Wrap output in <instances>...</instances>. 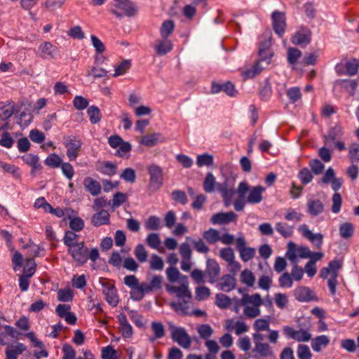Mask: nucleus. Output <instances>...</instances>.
<instances>
[{
  "label": "nucleus",
  "instance_id": "nucleus-22",
  "mask_svg": "<svg viewBox=\"0 0 359 359\" xmlns=\"http://www.w3.org/2000/svg\"><path fill=\"white\" fill-rule=\"evenodd\" d=\"M83 186L94 196H98L101 193L102 187L100 183L90 177L84 179Z\"/></svg>",
  "mask_w": 359,
  "mask_h": 359
},
{
  "label": "nucleus",
  "instance_id": "nucleus-56",
  "mask_svg": "<svg viewBox=\"0 0 359 359\" xmlns=\"http://www.w3.org/2000/svg\"><path fill=\"white\" fill-rule=\"evenodd\" d=\"M163 266L164 263L162 258L156 254H153L150 260V269L155 271H162Z\"/></svg>",
  "mask_w": 359,
  "mask_h": 359
},
{
  "label": "nucleus",
  "instance_id": "nucleus-50",
  "mask_svg": "<svg viewBox=\"0 0 359 359\" xmlns=\"http://www.w3.org/2000/svg\"><path fill=\"white\" fill-rule=\"evenodd\" d=\"M131 67V61L130 60H124L115 67V73L113 76L116 77L124 74Z\"/></svg>",
  "mask_w": 359,
  "mask_h": 359
},
{
  "label": "nucleus",
  "instance_id": "nucleus-39",
  "mask_svg": "<svg viewBox=\"0 0 359 359\" xmlns=\"http://www.w3.org/2000/svg\"><path fill=\"white\" fill-rule=\"evenodd\" d=\"M339 235L341 238L348 239L350 238L354 233V226L351 222H345L339 226Z\"/></svg>",
  "mask_w": 359,
  "mask_h": 359
},
{
  "label": "nucleus",
  "instance_id": "nucleus-61",
  "mask_svg": "<svg viewBox=\"0 0 359 359\" xmlns=\"http://www.w3.org/2000/svg\"><path fill=\"white\" fill-rule=\"evenodd\" d=\"M120 177L127 182L134 183L136 180V173L135 170L128 168L123 170Z\"/></svg>",
  "mask_w": 359,
  "mask_h": 359
},
{
  "label": "nucleus",
  "instance_id": "nucleus-19",
  "mask_svg": "<svg viewBox=\"0 0 359 359\" xmlns=\"http://www.w3.org/2000/svg\"><path fill=\"white\" fill-rule=\"evenodd\" d=\"M21 158L25 163L31 167V175L34 176L37 171L41 170L42 166L39 163V158L38 156L32 154H27L22 156Z\"/></svg>",
  "mask_w": 359,
  "mask_h": 359
},
{
  "label": "nucleus",
  "instance_id": "nucleus-62",
  "mask_svg": "<svg viewBox=\"0 0 359 359\" xmlns=\"http://www.w3.org/2000/svg\"><path fill=\"white\" fill-rule=\"evenodd\" d=\"M278 283L280 287L290 288L293 285V280L288 272H285L279 277Z\"/></svg>",
  "mask_w": 359,
  "mask_h": 359
},
{
  "label": "nucleus",
  "instance_id": "nucleus-31",
  "mask_svg": "<svg viewBox=\"0 0 359 359\" xmlns=\"http://www.w3.org/2000/svg\"><path fill=\"white\" fill-rule=\"evenodd\" d=\"M248 304L259 307L263 304L261 295L258 293L252 295L245 294L241 299V304L245 306Z\"/></svg>",
  "mask_w": 359,
  "mask_h": 359
},
{
  "label": "nucleus",
  "instance_id": "nucleus-42",
  "mask_svg": "<svg viewBox=\"0 0 359 359\" xmlns=\"http://www.w3.org/2000/svg\"><path fill=\"white\" fill-rule=\"evenodd\" d=\"M272 95V89L271 83H269V79L266 78L264 80V83L262 86L260 91L259 96L262 100L268 101Z\"/></svg>",
  "mask_w": 359,
  "mask_h": 359
},
{
  "label": "nucleus",
  "instance_id": "nucleus-34",
  "mask_svg": "<svg viewBox=\"0 0 359 359\" xmlns=\"http://www.w3.org/2000/svg\"><path fill=\"white\" fill-rule=\"evenodd\" d=\"M262 69L263 67L260 65L259 62H256L252 67L243 71L241 75L245 80L252 79L259 74Z\"/></svg>",
  "mask_w": 359,
  "mask_h": 359
},
{
  "label": "nucleus",
  "instance_id": "nucleus-12",
  "mask_svg": "<svg viewBox=\"0 0 359 359\" xmlns=\"http://www.w3.org/2000/svg\"><path fill=\"white\" fill-rule=\"evenodd\" d=\"M220 92H224L228 96L230 97H235L238 94V91L232 82L228 81L224 83H219L213 81L211 86V93L213 94H217Z\"/></svg>",
  "mask_w": 359,
  "mask_h": 359
},
{
  "label": "nucleus",
  "instance_id": "nucleus-57",
  "mask_svg": "<svg viewBox=\"0 0 359 359\" xmlns=\"http://www.w3.org/2000/svg\"><path fill=\"white\" fill-rule=\"evenodd\" d=\"M220 257L226 262L228 264H231L235 259V255L231 248H222L219 252Z\"/></svg>",
  "mask_w": 359,
  "mask_h": 359
},
{
  "label": "nucleus",
  "instance_id": "nucleus-25",
  "mask_svg": "<svg viewBox=\"0 0 359 359\" xmlns=\"http://www.w3.org/2000/svg\"><path fill=\"white\" fill-rule=\"evenodd\" d=\"M324 210V205L319 199L309 200L307 202V212L312 217L318 216Z\"/></svg>",
  "mask_w": 359,
  "mask_h": 359
},
{
  "label": "nucleus",
  "instance_id": "nucleus-58",
  "mask_svg": "<svg viewBox=\"0 0 359 359\" xmlns=\"http://www.w3.org/2000/svg\"><path fill=\"white\" fill-rule=\"evenodd\" d=\"M304 215L301 212H297L295 209L289 208L287 210L284 218L287 221H302Z\"/></svg>",
  "mask_w": 359,
  "mask_h": 359
},
{
  "label": "nucleus",
  "instance_id": "nucleus-36",
  "mask_svg": "<svg viewBox=\"0 0 359 359\" xmlns=\"http://www.w3.org/2000/svg\"><path fill=\"white\" fill-rule=\"evenodd\" d=\"M151 327L154 333V336L149 338V341H154L156 339H161L165 335V328L163 325L159 322H152Z\"/></svg>",
  "mask_w": 359,
  "mask_h": 359
},
{
  "label": "nucleus",
  "instance_id": "nucleus-47",
  "mask_svg": "<svg viewBox=\"0 0 359 359\" xmlns=\"http://www.w3.org/2000/svg\"><path fill=\"white\" fill-rule=\"evenodd\" d=\"M134 255L140 263H144L147 260L148 252L142 244L136 245L134 250Z\"/></svg>",
  "mask_w": 359,
  "mask_h": 359
},
{
  "label": "nucleus",
  "instance_id": "nucleus-9",
  "mask_svg": "<svg viewBox=\"0 0 359 359\" xmlns=\"http://www.w3.org/2000/svg\"><path fill=\"white\" fill-rule=\"evenodd\" d=\"M299 232L309 241H311L317 249H321L323 242V234L313 233L306 224H302L298 228Z\"/></svg>",
  "mask_w": 359,
  "mask_h": 359
},
{
  "label": "nucleus",
  "instance_id": "nucleus-35",
  "mask_svg": "<svg viewBox=\"0 0 359 359\" xmlns=\"http://www.w3.org/2000/svg\"><path fill=\"white\" fill-rule=\"evenodd\" d=\"M144 226L147 230L149 231L159 230L162 226L161 218L155 215L149 217L145 221Z\"/></svg>",
  "mask_w": 359,
  "mask_h": 359
},
{
  "label": "nucleus",
  "instance_id": "nucleus-64",
  "mask_svg": "<svg viewBox=\"0 0 359 359\" xmlns=\"http://www.w3.org/2000/svg\"><path fill=\"white\" fill-rule=\"evenodd\" d=\"M297 355L299 359H311L312 354L307 345L299 344L297 348Z\"/></svg>",
  "mask_w": 359,
  "mask_h": 359
},
{
  "label": "nucleus",
  "instance_id": "nucleus-55",
  "mask_svg": "<svg viewBox=\"0 0 359 359\" xmlns=\"http://www.w3.org/2000/svg\"><path fill=\"white\" fill-rule=\"evenodd\" d=\"M78 235L72 231H67L63 238V242L69 248L74 246L79 242H76Z\"/></svg>",
  "mask_w": 359,
  "mask_h": 359
},
{
  "label": "nucleus",
  "instance_id": "nucleus-17",
  "mask_svg": "<svg viewBox=\"0 0 359 359\" xmlns=\"http://www.w3.org/2000/svg\"><path fill=\"white\" fill-rule=\"evenodd\" d=\"M265 189L262 186H256L250 187L248 191L249 194L246 198V201L250 204H258L263 200L262 193Z\"/></svg>",
  "mask_w": 359,
  "mask_h": 359
},
{
  "label": "nucleus",
  "instance_id": "nucleus-18",
  "mask_svg": "<svg viewBox=\"0 0 359 359\" xmlns=\"http://www.w3.org/2000/svg\"><path fill=\"white\" fill-rule=\"evenodd\" d=\"M57 48L49 41H45L39 46V55L42 59H51L54 57V54Z\"/></svg>",
  "mask_w": 359,
  "mask_h": 359
},
{
  "label": "nucleus",
  "instance_id": "nucleus-54",
  "mask_svg": "<svg viewBox=\"0 0 359 359\" xmlns=\"http://www.w3.org/2000/svg\"><path fill=\"white\" fill-rule=\"evenodd\" d=\"M302 56V52L295 48H289L287 50V62L290 65H295Z\"/></svg>",
  "mask_w": 359,
  "mask_h": 359
},
{
  "label": "nucleus",
  "instance_id": "nucleus-51",
  "mask_svg": "<svg viewBox=\"0 0 359 359\" xmlns=\"http://www.w3.org/2000/svg\"><path fill=\"white\" fill-rule=\"evenodd\" d=\"M146 243L151 248L158 249L161 243L159 234L156 233L148 234L146 238Z\"/></svg>",
  "mask_w": 359,
  "mask_h": 359
},
{
  "label": "nucleus",
  "instance_id": "nucleus-14",
  "mask_svg": "<svg viewBox=\"0 0 359 359\" xmlns=\"http://www.w3.org/2000/svg\"><path fill=\"white\" fill-rule=\"evenodd\" d=\"M249 190L250 186L245 181L239 183L237 190L238 197L233 203L234 209L236 211H242L244 209L245 205L247 203L245 195Z\"/></svg>",
  "mask_w": 359,
  "mask_h": 359
},
{
  "label": "nucleus",
  "instance_id": "nucleus-28",
  "mask_svg": "<svg viewBox=\"0 0 359 359\" xmlns=\"http://www.w3.org/2000/svg\"><path fill=\"white\" fill-rule=\"evenodd\" d=\"M169 291L175 293L179 299H191V293L187 285L182 284L180 286H172Z\"/></svg>",
  "mask_w": 359,
  "mask_h": 359
},
{
  "label": "nucleus",
  "instance_id": "nucleus-49",
  "mask_svg": "<svg viewBox=\"0 0 359 359\" xmlns=\"http://www.w3.org/2000/svg\"><path fill=\"white\" fill-rule=\"evenodd\" d=\"M231 299L224 294H217L215 297V304L220 309H226L231 304Z\"/></svg>",
  "mask_w": 359,
  "mask_h": 359
},
{
  "label": "nucleus",
  "instance_id": "nucleus-32",
  "mask_svg": "<svg viewBox=\"0 0 359 359\" xmlns=\"http://www.w3.org/2000/svg\"><path fill=\"white\" fill-rule=\"evenodd\" d=\"M275 229L285 238L291 237L294 232V226L289 225L286 222H277Z\"/></svg>",
  "mask_w": 359,
  "mask_h": 359
},
{
  "label": "nucleus",
  "instance_id": "nucleus-33",
  "mask_svg": "<svg viewBox=\"0 0 359 359\" xmlns=\"http://www.w3.org/2000/svg\"><path fill=\"white\" fill-rule=\"evenodd\" d=\"M330 343V339L326 335L318 336L311 341V347L316 352H320L322 347H326Z\"/></svg>",
  "mask_w": 359,
  "mask_h": 359
},
{
  "label": "nucleus",
  "instance_id": "nucleus-4",
  "mask_svg": "<svg viewBox=\"0 0 359 359\" xmlns=\"http://www.w3.org/2000/svg\"><path fill=\"white\" fill-rule=\"evenodd\" d=\"M68 253L79 265H83L88 261V248L83 242H79L69 248Z\"/></svg>",
  "mask_w": 359,
  "mask_h": 359
},
{
  "label": "nucleus",
  "instance_id": "nucleus-26",
  "mask_svg": "<svg viewBox=\"0 0 359 359\" xmlns=\"http://www.w3.org/2000/svg\"><path fill=\"white\" fill-rule=\"evenodd\" d=\"M15 104L13 102H0V119L2 121L8 120L15 112Z\"/></svg>",
  "mask_w": 359,
  "mask_h": 359
},
{
  "label": "nucleus",
  "instance_id": "nucleus-45",
  "mask_svg": "<svg viewBox=\"0 0 359 359\" xmlns=\"http://www.w3.org/2000/svg\"><path fill=\"white\" fill-rule=\"evenodd\" d=\"M341 135V128L339 126H335L334 127L330 129L327 134L324 136L325 142L326 143H329L330 142H334L337 138L339 137Z\"/></svg>",
  "mask_w": 359,
  "mask_h": 359
},
{
  "label": "nucleus",
  "instance_id": "nucleus-60",
  "mask_svg": "<svg viewBox=\"0 0 359 359\" xmlns=\"http://www.w3.org/2000/svg\"><path fill=\"white\" fill-rule=\"evenodd\" d=\"M45 163L50 168H58L62 164V158L56 154H51L45 160Z\"/></svg>",
  "mask_w": 359,
  "mask_h": 359
},
{
  "label": "nucleus",
  "instance_id": "nucleus-23",
  "mask_svg": "<svg viewBox=\"0 0 359 359\" xmlns=\"http://www.w3.org/2000/svg\"><path fill=\"white\" fill-rule=\"evenodd\" d=\"M191 299H180L178 302H170V306L176 313L182 316H187L189 314V309Z\"/></svg>",
  "mask_w": 359,
  "mask_h": 359
},
{
  "label": "nucleus",
  "instance_id": "nucleus-2",
  "mask_svg": "<svg viewBox=\"0 0 359 359\" xmlns=\"http://www.w3.org/2000/svg\"><path fill=\"white\" fill-rule=\"evenodd\" d=\"M149 175L148 189L151 192H156L161 189L163 184V171L161 167L152 163L147 167Z\"/></svg>",
  "mask_w": 359,
  "mask_h": 359
},
{
  "label": "nucleus",
  "instance_id": "nucleus-8",
  "mask_svg": "<svg viewBox=\"0 0 359 359\" xmlns=\"http://www.w3.org/2000/svg\"><path fill=\"white\" fill-rule=\"evenodd\" d=\"M172 340L182 348L187 349L190 347L191 340L184 327H175L171 333Z\"/></svg>",
  "mask_w": 359,
  "mask_h": 359
},
{
  "label": "nucleus",
  "instance_id": "nucleus-27",
  "mask_svg": "<svg viewBox=\"0 0 359 359\" xmlns=\"http://www.w3.org/2000/svg\"><path fill=\"white\" fill-rule=\"evenodd\" d=\"M25 349L26 346L22 343L10 346L5 351L6 359H18V356L21 355Z\"/></svg>",
  "mask_w": 359,
  "mask_h": 359
},
{
  "label": "nucleus",
  "instance_id": "nucleus-16",
  "mask_svg": "<svg viewBox=\"0 0 359 359\" xmlns=\"http://www.w3.org/2000/svg\"><path fill=\"white\" fill-rule=\"evenodd\" d=\"M115 7L122 10L126 16L132 17L137 13V7L130 0H115Z\"/></svg>",
  "mask_w": 359,
  "mask_h": 359
},
{
  "label": "nucleus",
  "instance_id": "nucleus-53",
  "mask_svg": "<svg viewBox=\"0 0 359 359\" xmlns=\"http://www.w3.org/2000/svg\"><path fill=\"white\" fill-rule=\"evenodd\" d=\"M241 280L248 286L252 287L255 283V278L251 271L245 269L241 272Z\"/></svg>",
  "mask_w": 359,
  "mask_h": 359
},
{
  "label": "nucleus",
  "instance_id": "nucleus-48",
  "mask_svg": "<svg viewBox=\"0 0 359 359\" xmlns=\"http://www.w3.org/2000/svg\"><path fill=\"white\" fill-rule=\"evenodd\" d=\"M187 240L191 241L194 248L199 253L207 254L210 250L208 246L205 243L202 238H199L198 240L196 241L191 239L190 237H187Z\"/></svg>",
  "mask_w": 359,
  "mask_h": 359
},
{
  "label": "nucleus",
  "instance_id": "nucleus-46",
  "mask_svg": "<svg viewBox=\"0 0 359 359\" xmlns=\"http://www.w3.org/2000/svg\"><path fill=\"white\" fill-rule=\"evenodd\" d=\"M90 121L93 124L97 123L101 120V113L99 108L96 106H90L87 110Z\"/></svg>",
  "mask_w": 359,
  "mask_h": 359
},
{
  "label": "nucleus",
  "instance_id": "nucleus-24",
  "mask_svg": "<svg viewBox=\"0 0 359 359\" xmlns=\"http://www.w3.org/2000/svg\"><path fill=\"white\" fill-rule=\"evenodd\" d=\"M118 323L120 325V331L123 337L130 338L133 335V327L128 323L126 316L121 313L118 316Z\"/></svg>",
  "mask_w": 359,
  "mask_h": 359
},
{
  "label": "nucleus",
  "instance_id": "nucleus-63",
  "mask_svg": "<svg viewBox=\"0 0 359 359\" xmlns=\"http://www.w3.org/2000/svg\"><path fill=\"white\" fill-rule=\"evenodd\" d=\"M102 359H119L116 351L111 346H107L102 350Z\"/></svg>",
  "mask_w": 359,
  "mask_h": 359
},
{
  "label": "nucleus",
  "instance_id": "nucleus-20",
  "mask_svg": "<svg viewBox=\"0 0 359 359\" xmlns=\"http://www.w3.org/2000/svg\"><path fill=\"white\" fill-rule=\"evenodd\" d=\"M110 223V215L107 210L102 209L95 213L91 219V224L94 226L107 225Z\"/></svg>",
  "mask_w": 359,
  "mask_h": 359
},
{
  "label": "nucleus",
  "instance_id": "nucleus-21",
  "mask_svg": "<svg viewBox=\"0 0 359 359\" xmlns=\"http://www.w3.org/2000/svg\"><path fill=\"white\" fill-rule=\"evenodd\" d=\"M96 170L103 175L113 176L117 172V165L110 161L99 162L96 165Z\"/></svg>",
  "mask_w": 359,
  "mask_h": 359
},
{
  "label": "nucleus",
  "instance_id": "nucleus-59",
  "mask_svg": "<svg viewBox=\"0 0 359 359\" xmlns=\"http://www.w3.org/2000/svg\"><path fill=\"white\" fill-rule=\"evenodd\" d=\"M287 258L293 263H297V257L298 256L297 248L293 242H290L287 245V250L286 252Z\"/></svg>",
  "mask_w": 359,
  "mask_h": 359
},
{
  "label": "nucleus",
  "instance_id": "nucleus-29",
  "mask_svg": "<svg viewBox=\"0 0 359 359\" xmlns=\"http://www.w3.org/2000/svg\"><path fill=\"white\" fill-rule=\"evenodd\" d=\"M294 295L297 300L305 302L311 300V291L306 287H299L294 291Z\"/></svg>",
  "mask_w": 359,
  "mask_h": 359
},
{
  "label": "nucleus",
  "instance_id": "nucleus-37",
  "mask_svg": "<svg viewBox=\"0 0 359 359\" xmlns=\"http://www.w3.org/2000/svg\"><path fill=\"white\" fill-rule=\"evenodd\" d=\"M214 158L212 154L205 153L203 154L198 155L196 158V165L198 167L203 166L210 167L213 165Z\"/></svg>",
  "mask_w": 359,
  "mask_h": 359
},
{
  "label": "nucleus",
  "instance_id": "nucleus-7",
  "mask_svg": "<svg viewBox=\"0 0 359 359\" xmlns=\"http://www.w3.org/2000/svg\"><path fill=\"white\" fill-rule=\"evenodd\" d=\"M272 26L276 34L282 37L286 27V18L283 12L274 11L271 14Z\"/></svg>",
  "mask_w": 359,
  "mask_h": 359
},
{
  "label": "nucleus",
  "instance_id": "nucleus-52",
  "mask_svg": "<svg viewBox=\"0 0 359 359\" xmlns=\"http://www.w3.org/2000/svg\"><path fill=\"white\" fill-rule=\"evenodd\" d=\"M348 158L351 163L359 162V144L352 143L349 147Z\"/></svg>",
  "mask_w": 359,
  "mask_h": 359
},
{
  "label": "nucleus",
  "instance_id": "nucleus-6",
  "mask_svg": "<svg viewBox=\"0 0 359 359\" xmlns=\"http://www.w3.org/2000/svg\"><path fill=\"white\" fill-rule=\"evenodd\" d=\"M221 268L218 262L213 259L208 258L206 260L205 275L208 278V283L213 284L218 281Z\"/></svg>",
  "mask_w": 359,
  "mask_h": 359
},
{
  "label": "nucleus",
  "instance_id": "nucleus-43",
  "mask_svg": "<svg viewBox=\"0 0 359 359\" xmlns=\"http://www.w3.org/2000/svg\"><path fill=\"white\" fill-rule=\"evenodd\" d=\"M174 22L172 20H168L163 22L160 32L162 38L166 39L172 33L174 30Z\"/></svg>",
  "mask_w": 359,
  "mask_h": 359
},
{
  "label": "nucleus",
  "instance_id": "nucleus-11",
  "mask_svg": "<svg viewBox=\"0 0 359 359\" xmlns=\"http://www.w3.org/2000/svg\"><path fill=\"white\" fill-rule=\"evenodd\" d=\"M102 293L107 302L113 307H116L119 302L117 290L114 284L109 282L102 283Z\"/></svg>",
  "mask_w": 359,
  "mask_h": 359
},
{
  "label": "nucleus",
  "instance_id": "nucleus-1",
  "mask_svg": "<svg viewBox=\"0 0 359 359\" xmlns=\"http://www.w3.org/2000/svg\"><path fill=\"white\" fill-rule=\"evenodd\" d=\"M162 282L163 277L161 276H154L149 283H141L137 291L130 292L131 299L137 302L141 301L146 294L161 290Z\"/></svg>",
  "mask_w": 359,
  "mask_h": 359
},
{
  "label": "nucleus",
  "instance_id": "nucleus-40",
  "mask_svg": "<svg viewBox=\"0 0 359 359\" xmlns=\"http://www.w3.org/2000/svg\"><path fill=\"white\" fill-rule=\"evenodd\" d=\"M253 351L257 353L258 356L260 357H266L273 354L270 346L266 343L257 342Z\"/></svg>",
  "mask_w": 359,
  "mask_h": 359
},
{
  "label": "nucleus",
  "instance_id": "nucleus-44",
  "mask_svg": "<svg viewBox=\"0 0 359 359\" xmlns=\"http://www.w3.org/2000/svg\"><path fill=\"white\" fill-rule=\"evenodd\" d=\"M203 238L210 244H215L219 240V235L217 230L210 229L203 233Z\"/></svg>",
  "mask_w": 359,
  "mask_h": 359
},
{
  "label": "nucleus",
  "instance_id": "nucleus-30",
  "mask_svg": "<svg viewBox=\"0 0 359 359\" xmlns=\"http://www.w3.org/2000/svg\"><path fill=\"white\" fill-rule=\"evenodd\" d=\"M221 184L217 182L216 179L212 172H208L203 181V187L206 193H212L217 190V184Z\"/></svg>",
  "mask_w": 359,
  "mask_h": 359
},
{
  "label": "nucleus",
  "instance_id": "nucleus-41",
  "mask_svg": "<svg viewBox=\"0 0 359 359\" xmlns=\"http://www.w3.org/2000/svg\"><path fill=\"white\" fill-rule=\"evenodd\" d=\"M172 49V44L170 41L167 39L161 41L156 46V53L159 55H163L171 51Z\"/></svg>",
  "mask_w": 359,
  "mask_h": 359
},
{
  "label": "nucleus",
  "instance_id": "nucleus-5",
  "mask_svg": "<svg viewBox=\"0 0 359 359\" xmlns=\"http://www.w3.org/2000/svg\"><path fill=\"white\" fill-rule=\"evenodd\" d=\"M311 35L310 29L302 25L292 36L291 42L295 46H307L311 41Z\"/></svg>",
  "mask_w": 359,
  "mask_h": 359
},
{
  "label": "nucleus",
  "instance_id": "nucleus-15",
  "mask_svg": "<svg viewBox=\"0 0 359 359\" xmlns=\"http://www.w3.org/2000/svg\"><path fill=\"white\" fill-rule=\"evenodd\" d=\"M236 279L231 274L223 275L220 278H219L216 285L218 290L225 292H229L233 290L236 288Z\"/></svg>",
  "mask_w": 359,
  "mask_h": 359
},
{
  "label": "nucleus",
  "instance_id": "nucleus-3",
  "mask_svg": "<svg viewBox=\"0 0 359 359\" xmlns=\"http://www.w3.org/2000/svg\"><path fill=\"white\" fill-rule=\"evenodd\" d=\"M63 144L67 149V156L69 161H75L81 150L83 142L76 135H67L63 137Z\"/></svg>",
  "mask_w": 359,
  "mask_h": 359
},
{
  "label": "nucleus",
  "instance_id": "nucleus-10",
  "mask_svg": "<svg viewBox=\"0 0 359 359\" xmlns=\"http://www.w3.org/2000/svg\"><path fill=\"white\" fill-rule=\"evenodd\" d=\"M217 191L221 194L224 206H229L236 194V189L233 187L229 186L227 180H226L222 184H217Z\"/></svg>",
  "mask_w": 359,
  "mask_h": 359
},
{
  "label": "nucleus",
  "instance_id": "nucleus-38",
  "mask_svg": "<svg viewBox=\"0 0 359 359\" xmlns=\"http://www.w3.org/2000/svg\"><path fill=\"white\" fill-rule=\"evenodd\" d=\"M161 135L160 133H152L144 135L142 138L141 143L147 147H153L158 142H161Z\"/></svg>",
  "mask_w": 359,
  "mask_h": 359
},
{
  "label": "nucleus",
  "instance_id": "nucleus-13",
  "mask_svg": "<svg viewBox=\"0 0 359 359\" xmlns=\"http://www.w3.org/2000/svg\"><path fill=\"white\" fill-rule=\"evenodd\" d=\"M237 219L238 215L232 211L226 212H221L214 214L210 219V222L212 224L222 225L231 222H236Z\"/></svg>",
  "mask_w": 359,
  "mask_h": 359
}]
</instances>
